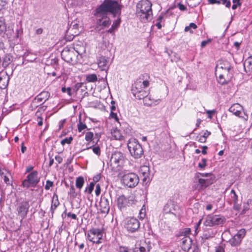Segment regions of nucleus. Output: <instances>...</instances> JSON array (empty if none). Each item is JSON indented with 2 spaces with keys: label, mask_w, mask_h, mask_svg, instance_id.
I'll return each mask as SVG.
<instances>
[{
  "label": "nucleus",
  "mask_w": 252,
  "mask_h": 252,
  "mask_svg": "<svg viewBox=\"0 0 252 252\" xmlns=\"http://www.w3.org/2000/svg\"><path fill=\"white\" fill-rule=\"evenodd\" d=\"M119 3L117 1L113 0H104V1L96 8L97 11L98 13L103 12L106 14L108 13L112 14L114 17L120 16L121 14V10L123 5ZM126 2H129V0H126Z\"/></svg>",
  "instance_id": "f257e3e1"
},
{
  "label": "nucleus",
  "mask_w": 252,
  "mask_h": 252,
  "mask_svg": "<svg viewBox=\"0 0 252 252\" xmlns=\"http://www.w3.org/2000/svg\"><path fill=\"white\" fill-rule=\"evenodd\" d=\"M152 3L149 0H141L136 5V13L142 22H145L152 16Z\"/></svg>",
  "instance_id": "f03ea898"
},
{
  "label": "nucleus",
  "mask_w": 252,
  "mask_h": 252,
  "mask_svg": "<svg viewBox=\"0 0 252 252\" xmlns=\"http://www.w3.org/2000/svg\"><path fill=\"white\" fill-rule=\"evenodd\" d=\"M127 145L131 156L134 158H140L143 155V150L142 146L137 139L134 138H130Z\"/></svg>",
  "instance_id": "7ed1b4c3"
},
{
  "label": "nucleus",
  "mask_w": 252,
  "mask_h": 252,
  "mask_svg": "<svg viewBox=\"0 0 252 252\" xmlns=\"http://www.w3.org/2000/svg\"><path fill=\"white\" fill-rule=\"evenodd\" d=\"M125 162L124 155L120 152H115L112 154L110 159V166L114 170H119Z\"/></svg>",
  "instance_id": "20e7f679"
},
{
  "label": "nucleus",
  "mask_w": 252,
  "mask_h": 252,
  "mask_svg": "<svg viewBox=\"0 0 252 252\" xmlns=\"http://www.w3.org/2000/svg\"><path fill=\"white\" fill-rule=\"evenodd\" d=\"M94 15L96 17V27L99 30L108 27L111 24V20L107 14L103 13H98L97 9L94 10Z\"/></svg>",
  "instance_id": "39448f33"
},
{
  "label": "nucleus",
  "mask_w": 252,
  "mask_h": 252,
  "mask_svg": "<svg viewBox=\"0 0 252 252\" xmlns=\"http://www.w3.org/2000/svg\"><path fill=\"white\" fill-rule=\"evenodd\" d=\"M40 181V177L37 171H32L30 173L26 178L22 182V186L24 188H34Z\"/></svg>",
  "instance_id": "423d86ee"
},
{
  "label": "nucleus",
  "mask_w": 252,
  "mask_h": 252,
  "mask_svg": "<svg viewBox=\"0 0 252 252\" xmlns=\"http://www.w3.org/2000/svg\"><path fill=\"white\" fill-rule=\"evenodd\" d=\"M103 230L99 228H93L88 231L87 238L93 243L99 244L103 237Z\"/></svg>",
  "instance_id": "0eeeda50"
},
{
  "label": "nucleus",
  "mask_w": 252,
  "mask_h": 252,
  "mask_svg": "<svg viewBox=\"0 0 252 252\" xmlns=\"http://www.w3.org/2000/svg\"><path fill=\"white\" fill-rule=\"evenodd\" d=\"M122 180L125 186L130 188H133L138 185L139 179L136 174L131 172L124 174Z\"/></svg>",
  "instance_id": "6e6552de"
},
{
  "label": "nucleus",
  "mask_w": 252,
  "mask_h": 252,
  "mask_svg": "<svg viewBox=\"0 0 252 252\" xmlns=\"http://www.w3.org/2000/svg\"><path fill=\"white\" fill-rule=\"evenodd\" d=\"M228 111L245 121H247L249 119L248 115L244 111L243 106L239 103L232 104Z\"/></svg>",
  "instance_id": "1a4fd4ad"
},
{
  "label": "nucleus",
  "mask_w": 252,
  "mask_h": 252,
  "mask_svg": "<svg viewBox=\"0 0 252 252\" xmlns=\"http://www.w3.org/2000/svg\"><path fill=\"white\" fill-rule=\"evenodd\" d=\"M217 69L216 72V75L218 74V72H223L227 73L226 76L227 77H232V67L229 62L223 60L220 61L217 66Z\"/></svg>",
  "instance_id": "9d476101"
},
{
  "label": "nucleus",
  "mask_w": 252,
  "mask_h": 252,
  "mask_svg": "<svg viewBox=\"0 0 252 252\" xmlns=\"http://www.w3.org/2000/svg\"><path fill=\"white\" fill-rule=\"evenodd\" d=\"M225 220L224 217L220 215H208L205 218L204 224L206 226H213L223 224Z\"/></svg>",
  "instance_id": "9b49d317"
},
{
  "label": "nucleus",
  "mask_w": 252,
  "mask_h": 252,
  "mask_svg": "<svg viewBox=\"0 0 252 252\" xmlns=\"http://www.w3.org/2000/svg\"><path fill=\"white\" fill-rule=\"evenodd\" d=\"M140 223L138 220L134 218H128L126 220L125 227L130 232H134L138 230Z\"/></svg>",
  "instance_id": "f8f14e48"
},
{
  "label": "nucleus",
  "mask_w": 252,
  "mask_h": 252,
  "mask_svg": "<svg viewBox=\"0 0 252 252\" xmlns=\"http://www.w3.org/2000/svg\"><path fill=\"white\" fill-rule=\"evenodd\" d=\"M246 234V230L244 228L240 229L237 233L229 240V243L232 246H237L240 245L242 239Z\"/></svg>",
  "instance_id": "ddd939ff"
},
{
  "label": "nucleus",
  "mask_w": 252,
  "mask_h": 252,
  "mask_svg": "<svg viewBox=\"0 0 252 252\" xmlns=\"http://www.w3.org/2000/svg\"><path fill=\"white\" fill-rule=\"evenodd\" d=\"M74 50L72 48L66 47L61 53L62 59L67 63H70L75 57Z\"/></svg>",
  "instance_id": "4468645a"
},
{
  "label": "nucleus",
  "mask_w": 252,
  "mask_h": 252,
  "mask_svg": "<svg viewBox=\"0 0 252 252\" xmlns=\"http://www.w3.org/2000/svg\"><path fill=\"white\" fill-rule=\"evenodd\" d=\"M79 25L77 23L73 22H72L70 28L66 31L65 34V38L68 40H72L75 36L78 35L79 32L75 31L73 32V30H78Z\"/></svg>",
  "instance_id": "2eb2a0df"
},
{
  "label": "nucleus",
  "mask_w": 252,
  "mask_h": 252,
  "mask_svg": "<svg viewBox=\"0 0 252 252\" xmlns=\"http://www.w3.org/2000/svg\"><path fill=\"white\" fill-rule=\"evenodd\" d=\"M179 206L173 201H168L164 206L163 211L166 214H172L176 215Z\"/></svg>",
  "instance_id": "dca6fc26"
},
{
  "label": "nucleus",
  "mask_w": 252,
  "mask_h": 252,
  "mask_svg": "<svg viewBox=\"0 0 252 252\" xmlns=\"http://www.w3.org/2000/svg\"><path fill=\"white\" fill-rule=\"evenodd\" d=\"M109 59L108 57L101 56L97 60L98 66L101 70L105 71L106 76L109 66Z\"/></svg>",
  "instance_id": "f3484780"
},
{
  "label": "nucleus",
  "mask_w": 252,
  "mask_h": 252,
  "mask_svg": "<svg viewBox=\"0 0 252 252\" xmlns=\"http://www.w3.org/2000/svg\"><path fill=\"white\" fill-rule=\"evenodd\" d=\"M29 207V204L27 201L21 202L17 207V211H18V215L22 219H24L26 217Z\"/></svg>",
  "instance_id": "a211bd4d"
},
{
  "label": "nucleus",
  "mask_w": 252,
  "mask_h": 252,
  "mask_svg": "<svg viewBox=\"0 0 252 252\" xmlns=\"http://www.w3.org/2000/svg\"><path fill=\"white\" fill-rule=\"evenodd\" d=\"M149 85V82L148 81L139 79L137 80L133 85L131 91L132 92H133L136 91L143 90L144 88L148 87Z\"/></svg>",
  "instance_id": "6ab92c4d"
},
{
  "label": "nucleus",
  "mask_w": 252,
  "mask_h": 252,
  "mask_svg": "<svg viewBox=\"0 0 252 252\" xmlns=\"http://www.w3.org/2000/svg\"><path fill=\"white\" fill-rule=\"evenodd\" d=\"M99 205L102 213H108L110 208V203L109 200L106 196H101Z\"/></svg>",
  "instance_id": "aec40b11"
},
{
  "label": "nucleus",
  "mask_w": 252,
  "mask_h": 252,
  "mask_svg": "<svg viewBox=\"0 0 252 252\" xmlns=\"http://www.w3.org/2000/svg\"><path fill=\"white\" fill-rule=\"evenodd\" d=\"M128 203V199L124 195L119 196L117 198V206L120 210L126 208Z\"/></svg>",
  "instance_id": "412c9836"
},
{
  "label": "nucleus",
  "mask_w": 252,
  "mask_h": 252,
  "mask_svg": "<svg viewBox=\"0 0 252 252\" xmlns=\"http://www.w3.org/2000/svg\"><path fill=\"white\" fill-rule=\"evenodd\" d=\"M139 172L143 177V180L144 182H146L150 179V169L149 166L147 165L142 166L140 168Z\"/></svg>",
  "instance_id": "4be33fe9"
},
{
  "label": "nucleus",
  "mask_w": 252,
  "mask_h": 252,
  "mask_svg": "<svg viewBox=\"0 0 252 252\" xmlns=\"http://www.w3.org/2000/svg\"><path fill=\"white\" fill-rule=\"evenodd\" d=\"M218 77V82L221 85H224L229 81L232 77H227L226 76L227 73L223 72H218V74L219 73ZM217 76V75H216Z\"/></svg>",
  "instance_id": "5701e85b"
},
{
  "label": "nucleus",
  "mask_w": 252,
  "mask_h": 252,
  "mask_svg": "<svg viewBox=\"0 0 252 252\" xmlns=\"http://www.w3.org/2000/svg\"><path fill=\"white\" fill-rule=\"evenodd\" d=\"M50 97V94L48 92L44 91L37 95L35 98L40 103H44Z\"/></svg>",
  "instance_id": "b1692460"
},
{
  "label": "nucleus",
  "mask_w": 252,
  "mask_h": 252,
  "mask_svg": "<svg viewBox=\"0 0 252 252\" xmlns=\"http://www.w3.org/2000/svg\"><path fill=\"white\" fill-rule=\"evenodd\" d=\"M160 101L161 99H153L150 96L148 95L143 100L144 105L146 106L156 105L159 104Z\"/></svg>",
  "instance_id": "393cba45"
},
{
  "label": "nucleus",
  "mask_w": 252,
  "mask_h": 252,
  "mask_svg": "<svg viewBox=\"0 0 252 252\" xmlns=\"http://www.w3.org/2000/svg\"><path fill=\"white\" fill-rule=\"evenodd\" d=\"M132 93L133 95L138 99H143L144 100L148 95V92L144 90H140V91H136Z\"/></svg>",
  "instance_id": "a878e982"
},
{
  "label": "nucleus",
  "mask_w": 252,
  "mask_h": 252,
  "mask_svg": "<svg viewBox=\"0 0 252 252\" xmlns=\"http://www.w3.org/2000/svg\"><path fill=\"white\" fill-rule=\"evenodd\" d=\"M244 66L247 72H252V56L249 57L245 61Z\"/></svg>",
  "instance_id": "bb28decb"
},
{
  "label": "nucleus",
  "mask_w": 252,
  "mask_h": 252,
  "mask_svg": "<svg viewBox=\"0 0 252 252\" xmlns=\"http://www.w3.org/2000/svg\"><path fill=\"white\" fill-rule=\"evenodd\" d=\"M198 182L199 185L198 190L203 189L212 184L210 181L208 179H204L202 178H199Z\"/></svg>",
  "instance_id": "cd10ccee"
},
{
  "label": "nucleus",
  "mask_w": 252,
  "mask_h": 252,
  "mask_svg": "<svg viewBox=\"0 0 252 252\" xmlns=\"http://www.w3.org/2000/svg\"><path fill=\"white\" fill-rule=\"evenodd\" d=\"M111 133L112 137L116 140L123 141L125 139L124 136L122 135L121 131L117 128L114 129L112 131Z\"/></svg>",
  "instance_id": "c85d7f7f"
},
{
  "label": "nucleus",
  "mask_w": 252,
  "mask_h": 252,
  "mask_svg": "<svg viewBox=\"0 0 252 252\" xmlns=\"http://www.w3.org/2000/svg\"><path fill=\"white\" fill-rule=\"evenodd\" d=\"M12 61V57L10 55H6L4 57L2 65L4 68H6Z\"/></svg>",
  "instance_id": "c756f323"
},
{
  "label": "nucleus",
  "mask_w": 252,
  "mask_h": 252,
  "mask_svg": "<svg viewBox=\"0 0 252 252\" xmlns=\"http://www.w3.org/2000/svg\"><path fill=\"white\" fill-rule=\"evenodd\" d=\"M145 246H141L139 247H136L133 252H149V247L146 244H144Z\"/></svg>",
  "instance_id": "7c9ffc66"
},
{
  "label": "nucleus",
  "mask_w": 252,
  "mask_h": 252,
  "mask_svg": "<svg viewBox=\"0 0 252 252\" xmlns=\"http://www.w3.org/2000/svg\"><path fill=\"white\" fill-rule=\"evenodd\" d=\"M84 184V179L83 177L80 176L76 179L75 185L77 188L80 190Z\"/></svg>",
  "instance_id": "2f4dec72"
},
{
  "label": "nucleus",
  "mask_w": 252,
  "mask_h": 252,
  "mask_svg": "<svg viewBox=\"0 0 252 252\" xmlns=\"http://www.w3.org/2000/svg\"><path fill=\"white\" fill-rule=\"evenodd\" d=\"M74 50V52L75 51L79 55H82L85 52V48L82 46H78L76 45L72 48Z\"/></svg>",
  "instance_id": "473e14b6"
},
{
  "label": "nucleus",
  "mask_w": 252,
  "mask_h": 252,
  "mask_svg": "<svg viewBox=\"0 0 252 252\" xmlns=\"http://www.w3.org/2000/svg\"><path fill=\"white\" fill-rule=\"evenodd\" d=\"M217 233V231L210 230L208 231H206L204 234V236L206 239H209L211 238L214 237L216 234Z\"/></svg>",
  "instance_id": "72a5a7b5"
},
{
  "label": "nucleus",
  "mask_w": 252,
  "mask_h": 252,
  "mask_svg": "<svg viewBox=\"0 0 252 252\" xmlns=\"http://www.w3.org/2000/svg\"><path fill=\"white\" fill-rule=\"evenodd\" d=\"M230 200L233 203H237L238 201V196L234 190L232 189L230 193Z\"/></svg>",
  "instance_id": "f704fd0d"
},
{
  "label": "nucleus",
  "mask_w": 252,
  "mask_h": 252,
  "mask_svg": "<svg viewBox=\"0 0 252 252\" xmlns=\"http://www.w3.org/2000/svg\"><path fill=\"white\" fill-rule=\"evenodd\" d=\"M97 78L95 74H91L87 76L86 80L89 82H94L96 81Z\"/></svg>",
  "instance_id": "c9c22d12"
},
{
  "label": "nucleus",
  "mask_w": 252,
  "mask_h": 252,
  "mask_svg": "<svg viewBox=\"0 0 252 252\" xmlns=\"http://www.w3.org/2000/svg\"><path fill=\"white\" fill-rule=\"evenodd\" d=\"M68 193L70 195V196L73 198H76L77 196L78 193L75 191V189L73 185H71L70 186Z\"/></svg>",
  "instance_id": "e433bc0d"
},
{
  "label": "nucleus",
  "mask_w": 252,
  "mask_h": 252,
  "mask_svg": "<svg viewBox=\"0 0 252 252\" xmlns=\"http://www.w3.org/2000/svg\"><path fill=\"white\" fill-rule=\"evenodd\" d=\"M59 202L58 201V200L57 199L56 201L54 202V201H52V204L51 207V212L52 213V216H53V214L54 213V211L57 208V206L59 205Z\"/></svg>",
  "instance_id": "4c0bfd02"
},
{
  "label": "nucleus",
  "mask_w": 252,
  "mask_h": 252,
  "mask_svg": "<svg viewBox=\"0 0 252 252\" xmlns=\"http://www.w3.org/2000/svg\"><path fill=\"white\" fill-rule=\"evenodd\" d=\"M42 104V103H40V102H38V100H36V98L35 97L34 99L32 101L31 106L32 109H34L36 108H37L38 106Z\"/></svg>",
  "instance_id": "58836bf2"
},
{
  "label": "nucleus",
  "mask_w": 252,
  "mask_h": 252,
  "mask_svg": "<svg viewBox=\"0 0 252 252\" xmlns=\"http://www.w3.org/2000/svg\"><path fill=\"white\" fill-rule=\"evenodd\" d=\"M73 140V138L71 136H70L69 137H66L63 139L61 142V144L62 145H64L65 144H70L72 141Z\"/></svg>",
  "instance_id": "ea45409f"
},
{
  "label": "nucleus",
  "mask_w": 252,
  "mask_h": 252,
  "mask_svg": "<svg viewBox=\"0 0 252 252\" xmlns=\"http://www.w3.org/2000/svg\"><path fill=\"white\" fill-rule=\"evenodd\" d=\"M94 186V184L93 182L90 183L88 187L85 189V191L88 192V193H91L93 191Z\"/></svg>",
  "instance_id": "a19ab883"
},
{
  "label": "nucleus",
  "mask_w": 252,
  "mask_h": 252,
  "mask_svg": "<svg viewBox=\"0 0 252 252\" xmlns=\"http://www.w3.org/2000/svg\"><path fill=\"white\" fill-rule=\"evenodd\" d=\"M118 252H130V249L127 247L120 246L118 249Z\"/></svg>",
  "instance_id": "79ce46f5"
},
{
  "label": "nucleus",
  "mask_w": 252,
  "mask_h": 252,
  "mask_svg": "<svg viewBox=\"0 0 252 252\" xmlns=\"http://www.w3.org/2000/svg\"><path fill=\"white\" fill-rule=\"evenodd\" d=\"M94 136V134L92 132H87L85 135V140L87 141L92 140Z\"/></svg>",
  "instance_id": "37998d69"
},
{
  "label": "nucleus",
  "mask_w": 252,
  "mask_h": 252,
  "mask_svg": "<svg viewBox=\"0 0 252 252\" xmlns=\"http://www.w3.org/2000/svg\"><path fill=\"white\" fill-rule=\"evenodd\" d=\"M78 129L79 132L82 131V130L87 128V126L85 124L82 123L81 121L79 122L78 125Z\"/></svg>",
  "instance_id": "c03bdc74"
},
{
  "label": "nucleus",
  "mask_w": 252,
  "mask_h": 252,
  "mask_svg": "<svg viewBox=\"0 0 252 252\" xmlns=\"http://www.w3.org/2000/svg\"><path fill=\"white\" fill-rule=\"evenodd\" d=\"M233 4L232 6V8L233 10L236 9L238 6L241 5V3L240 2V0H233Z\"/></svg>",
  "instance_id": "a18cd8bd"
},
{
  "label": "nucleus",
  "mask_w": 252,
  "mask_h": 252,
  "mask_svg": "<svg viewBox=\"0 0 252 252\" xmlns=\"http://www.w3.org/2000/svg\"><path fill=\"white\" fill-rule=\"evenodd\" d=\"M53 186V182L48 180L46 181V185L45 186V189L46 190H49L51 187Z\"/></svg>",
  "instance_id": "49530a36"
},
{
  "label": "nucleus",
  "mask_w": 252,
  "mask_h": 252,
  "mask_svg": "<svg viewBox=\"0 0 252 252\" xmlns=\"http://www.w3.org/2000/svg\"><path fill=\"white\" fill-rule=\"evenodd\" d=\"M206 159L202 158L201 161L198 163V167L200 168H204L206 165Z\"/></svg>",
  "instance_id": "de8ad7c7"
},
{
  "label": "nucleus",
  "mask_w": 252,
  "mask_h": 252,
  "mask_svg": "<svg viewBox=\"0 0 252 252\" xmlns=\"http://www.w3.org/2000/svg\"><path fill=\"white\" fill-rule=\"evenodd\" d=\"M93 152L96 155L99 156L100 154V149L99 146H95L92 148Z\"/></svg>",
  "instance_id": "09e8293b"
},
{
  "label": "nucleus",
  "mask_w": 252,
  "mask_h": 252,
  "mask_svg": "<svg viewBox=\"0 0 252 252\" xmlns=\"http://www.w3.org/2000/svg\"><path fill=\"white\" fill-rule=\"evenodd\" d=\"M146 216L145 211L144 209H141L139 212V218L140 220H143Z\"/></svg>",
  "instance_id": "8fccbe9b"
},
{
  "label": "nucleus",
  "mask_w": 252,
  "mask_h": 252,
  "mask_svg": "<svg viewBox=\"0 0 252 252\" xmlns=\"http://www.w3.org/2000/svg\"><path fill=\"white\" fill-rule=\"evenodd\" d=\"M7 4V0H0V10L5 8Z\"/></svg>",
  "instance_id": "3c124183"
},
{
  "label": "nucleus",
  "mask_w": 252,
  "mask_h": 252,
  "mask_svg": "<svg viewBox=\"0 0 252 252\" xmlns=\"http://www.w3.org/2000/svg\"><path fill=\"white\" fill-rule=\"evenodd\" d=\"M120 19H118L115 20L112 25V27L114 29H117L120 25Z\"/></svg>",
  "instance_id": "603ef678"
},
{
  "label": "nucleus",
  "mask_w": 252,
  "mask_h": 252,
  "mask_svg": "<svg viewBox=\"0 0 252 252\" xmlns=\"http://www.w3.org/2000/svg\"><path fill=\"white\" fill-rule=\"evenodd\" d=\"M221 3L223 5H225V6L227 8H229L231 6V2L229 0H221Z\"/></svg>",
  "instance_id": "864d4df0"
},
{
  "label": "nucleus",
  "mask_w": 252,
  "mask_h": 252,
  "mask_svg": "<svg viewBox=\"0 0 252 252\" xmlns=\"http://www.w3.org/2000/svg\"><path fill=\"white\" fill-rule=\"evenodd\" d=\"M5 29V25L2 21H0V33L2 32Z\"/></svg>",
  "instance_id": "5fc2aeb1"
},
{
  "label": "nucleus",
  "mask_w": 252,
  "mask_h": 252,
  "mask_svg": "<svg viewBox=\"0 0 252 252\" xmlns=\"http://www.w3.org/2000/svg\"><path fill=\"white\" fill-rule=\"evenodd\" d=\"M182 243L183 244H185L186 243H188V247L189 248L190 246L191 240L188 237H185L183 239Z\"/></svg>",
  "instance_id": "6e6d98bb"
},
{
  "label": "nucleus",
  "mask_w": 252,
  "mask_h": 252,
  "mask_svg": "<svg viewBox=\"0 0 252 252\" xmlns=\"http://www.w3.org/2000/svg\"><path fill=\"white\" fill-rule=\"evenodd\" d=\"M100 191H101L100 186L99 184H97L96 186V187H95V193L96 195H97V196L99 195L100 193Z\"/></svg>",
  "instance_id": "4d7b16f0"
},
{
  "label": "nucleus",
  "mask_w": 252,
  "mask_h": 252,
  "mask_svg": "<svg viewBox=\"0 0 252 252\" xmlns=\"http://www.w3.org/2000/svg\"><path fill=\"white\" fill-rule=\"evenodd\" d=\"M174 58H172L171 59V61L172 62H178L179 61H180V56L176 53H174Z\"/></svg>",
  "instance_id": "13d9d810"
},
{
  "label": "nucleus",
  "mask_w": 252,
  "mask_h": 252,
  "mask_svg": "<svg viewBox=\"0 0 252 252\" xmlns=\"http://www.w3.org/2000/svg\"><path fill=\"white\" fill-rule=\"evenodd\" d=\"M22 33H23V29H22V27H21L20 29H17L16 30V37L17 38H18L19 35H21V34H22Z\"/></svg>",
  "instance_id": "bf43d9fd"
},
{
  "label": "nucleus",
  "mask_w": 252,
  "mask_h": 252,
  "mask_svg": "<svg viewBox=\"0 0 252 252\" xmlns=\"http://www.w3.org/2000/svg\"><path fill=\"white\" fill-rule=\"evenodd\" d=\"M215 113V110H207L206 113L208 114V117L210 119H212V114Z\"/></svg>",
  "instance_id": "052dcab7"
},
{
  "label": "nucleus",
  "mask_w": 252,
  "mask_h": 252,
  "mask_svg": "<svg viewBox=\"0 0 252 252\" xmlns=\"http://www.w3.org/2000/svg\"><path fill=\"white\" fill-rule=\"evenodd\" d=\"M215 252H225V250L222 247L218 246L216 248Z\"/></svg>",
  "instance_id": "680f3d73"
},
{
  "label": "nucleus",
  "mask_w": 252,
  "mask_h": 252,
  "mask_svg": "<svg viewBox=\"0 0 252 252\" xmlns=\"http://www.w3.org/2000/svg\"><path fill=\"white\" fill-rule=\"evenodd\" d=\"M67 216L68 217L71 218L73 220L77 219V216L75 214H72L69 212L67 214Z\"/></svg>",
  "instance_id": "e2e57ef3"
},
{
  "label": "nucleus",
  "mask_w": 252,
  "mask_h": 252,
  "mask_svg": "<svg viewBox=\"0 0 252 252\" xmlns=\"http://www.w3.org/2000/svg\"><path fill=\"white\" fill-rule=\"evenodd\" d=\"M211 41L210 39L207 40H204L201 42V46L202 48L204 47L209 42Z\"/></svg>",
  "instance_id": "0e129e2a"
},
{
  "label": "nucleus",
  "mask_w": 252,
  "mask_h": 252,
  "mask_svg": "<svg viewBox=\"0 0 252 252\" xmlns=\"http://www.w3.org/2000/svg\"><path fill=\"white\" fill-rule=\"evenodd\" d=\"M55 159L58 163H61L63 161V158L60 156H56L55 157Z\"/></svg>",
  "instance_id": "69168bd1"
},
{
  "label": "nucleus",
  "mask_w": 252,
  "mask_h": 252,
  "mask_svg": "<svg viewBox=\"0 0 252 252\" xmlns=\"http://www.w3.org/2000/svg\"><path fill=\"white\" fill-rule=\"evenodd\" d=\"M100 179V175L97 174L93 177V181L94 182H98Z\"/></svg>",
  "instance_id": "338daca9"
},
{
  "label": "nucleus",
  "mask_w": 252,
  "mask_h": 252,
  "mask_svg": "<svg viewBox=\"0 0 252 252\" xmlns=\"http://www.w3.org/2000/svg\"><path fill=\"white\" fill-rule=\"evenodd\" d=\"M198 141L200 143H205L206 141V139L202 135H201L198 139Z\"/></svg>",
  "instance_id": "774afa93"
}]
</instances>
